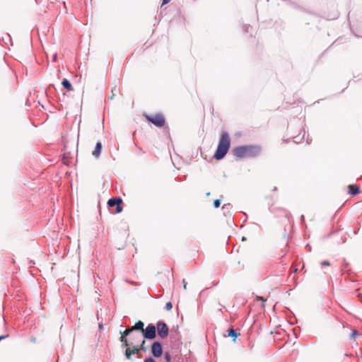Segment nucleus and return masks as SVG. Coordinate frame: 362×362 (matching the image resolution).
<instances>
[{
    "instance_id": "1",
    "label": "nucleus",
    "mask_w": 362,
    "mask_h": 362,
    "mask_svg": "<svg viewBox=\"0 0 362 362\" xmlns=\"http://www.w3.org/2000/svg\"><path fill=\"white\" fill-rule=\"evenodd\" d=\"M261 152V148L258 146L244 145L235 147L233 150V155L237 158L247 157H255Z\"/></svg>"
},
{
    "instance_id": "2",
    "label": "nucleus",
    "mask_w": 362,
    "mask_h": 362,
    "mask_svg": "<svg viewBox=\"0 0 362 362\" xmlns=\"http://www.w3.org/2000/svg\"><path fill=\"white\" fill-rule=\"evenodd\" d=\"M230 146V141L228 133L226 132H222L214 157L216 160L223 159L228 153Z\"/></svg>"
},
{
    "instance_id": "3",
    "label": "nucleus",
    "mask_w": 362,
    "mask_h": 362,
    "mask_svg": "<svg viewBox=\"0 0 362 362\" xmlns=\"http://www.w3.org/2000/svg\"><path fill=\"white\" fill-rule=\"evenodd\" d=\"M146 119L157 127H162L165 125V118L161 113L155 115H146Z\"/></svg>"
},
{
    "instance_id": "4",
    "label": "nucleus",
    "mask_w": 362,
    "mask_h": 362,
    "mask_svg": "<svg viewBox=\"0 0 362 362\" xmlns=\"http://www.w3.org/2000/svg\"><path fill=\"white\" fill-rule=\"evenodd\" d=\"M156 329L158 331V335L161 339H165L168 337V332H169V328L165 322H163L162 320L158 321L156 325Z\"/></svg>"
},
{
    "instance_id": "5",
    "label": "nucleus",
    "mask_w": 362,
    "mask_h": 362,
    "mask_svg": "<svg viewBox=\"0 0 362 362\" xmlns=\"http://www.w3.org/2000/svg\"><path fill=\"white\" fill-rule=\"evenodd\" d=\"M122 199L119 197H115L110 199L107 202L108 207L112 208L115 206V213L119 214L122 211Z\"/></svg>"
},
{
    "instance_id": "6",
    "label": "nucleus",
    "mask_w": 362,
    "mask_h": 362,
    "mask_svg": "<svg viewBox=\"0 0 362 362\" xmlns=\"http://www.w3.org/2000/svg\"><path fill=\"white\" fill-rule=\"evenodd\" d=\"M142 335L146 339H155L156 337V325L153 324L148 325L146 329L143 330Z\"/></svg>"
},
{
    "instance_id": "7",
    "label": "nucleus",
    "mask_w": 362,
    "mask_h": 362,
    "mask_svg": "<svg viewBox=\"0 0 362 362\" xmlns=\"http://www.w3.org/2000/svg\"><path fill=\"white\" fill-rule=\"evenodd\" d=\"M151 354L153 356L158 358L163 354V347L160 341H155L151 345Z\"/></svg>"
},
{
    "instance_id": "8",
    "label": "nucleus",
    "mask_w": 362,
    "mask_h": 362,
    "mask_svg": "<svg viewBox=\"0 0 362 362\" xmlns=\"http://www.w3.org/2000/svg\"><path fill=\"white\" fill-rule=\"evenodd\" d=\"M102 148H103V146H102V144L101 142L100 141H98L96 143V145H95V150L93 151V156L95 158H98L100 156V153H101V151H102Z\"/></svg>"
},
{
    "instance_id": "9",
    "label": "nucleus",
    "mask_w": 362,
    "mask_h": 362,
    "mask_svg": "<svg viewBox=\"0 0 362 362\" xmlns=\"http://www.w3.org/2000/svg\"><path fill=\"white\" fill-rule=\"evenodd\" d=\"M144 323L142 321L139 320L134 324V326L132 327V330L141 331L143 332V330L144 329Z\"/></svg>"
},
{
    "instance_id": "10",
    "label": "nucleus",
    "mask_w": 362,
    "mask_h": 362,
    "mask_svg": "<svg viewBox=\"0 0 362 362\" xmlns=\"http://www.w3.org/2000/svg\"><path fill=\"white\" fill-rule=\"evenodd\" d=\"M349 193L351 195H356L359 193V187L356 185H349Z\"/></svg>"
},
{
    "instance_id": "11",
    "label": "nucleus",
    "mask_w": 362,
    "mask_h": 362,
    "mask_svg": "<svg viewBox=\"0 0 362 362\" xmlns=\"http://www.w3.org/2000/svg\"><path fill=\"white\" fill-rule=\"evenodd\" d=\"M119 340L122 343V344H121V348L122 349H124V348L127 349V348H129V346H130L127 339L124 337V336H121L119 337Z\"/></svg>"
},
{
    "instance_id": "12",
    "label": "nucleus",
    "mask_w": 362,
    "mask_h": 362,
    "mask_svg": "<svg viewBox=\"0 0 362 362\" xmlns=\"http://www.w3.org/2000/svg\"><path fill=\"white\" fill-rule=\"evenodd\" d=\"M62 86L67 89L68 90H73V88H72V85L71 83H70V81L66 79V78H64L62 81Z\"/></svg>"
},
{
    "instance_id": "13",
    "label": "nucleus",
    "mask_w": 362,
    "mask_h": 362,
    "mask_svg": "<svg viewBox=\"0 0 362 362\" xmlns=\"http://www.w3.org/2000/svg\"><path fill=\"white\" fill-rule=\"evenodd\" d=\"M239 333H238L236 332L235 329H234L233 327L230 328L229 330H228V337H230L231 338L233 339V341L235 340V339L239 336Z\"/></svg>"
},
{
    "instance_id": "14",
    "label": "nucleus",
    "mask_w": 362,
    "mask_h": 362,
    "mask_svg": "<svg viewBox=\"0 0 362 362\" xmlns=\"http://www.w3.org/2000/svg\"><path fill=\"white\" fill-rule=\"evenodd\" d=\"M133 330H132V327L127 328L124 332L120 331L119 334L121 336H124V337L127 338V336H129Z\"/></svg>"
},
{
    "instance_id": "15",
    "label": "nucleus",
    "mask_w": 362,
    "mask_h": 362,
    "mask_svg": "<svg viewBox=\"0 0 362 362\" xmlns=\"http://www.w3.org/2000/svg\"><path fill=\"white\" fill-rule=\"evenodd\" d=\"M124 355L127 359H130L132 356L134 354L132 353V349L129 347V348L126 349V350L124 351Z\"/></svg>"
},
{
    "instance_id": "16",
    "label": "nucleus",
    "mask_w": 362,
    "mask_h": 362,
    "mask_svg": "<svg viewBox=\"0 0 362 362\" xmlns=\"http://www.w3.org/2000/svg\"><path fill=\"white\" fill-rule=\"evenodd\" d=\"M164 359L166 362H171V356L168 351L164 353Z\"/></svg>"
},
{
    "instance_id": "17",
    "label": "nucleus",
    "mask_w": 362,
    "mask_h": 362,
    "mask_svg": "<svg viewBox=\"0 0 362 362\" xmlns=\"http://www.w3.org/2000/svg\"><path fill=\"white\" fill-rule=\"evenodd\" d=\"M133 354H139L140 353V348L139 345L134 346L132 349Z\"/></svg>"
},
{
    "instance_id": "18",
    "label": "nucleus",
    "mask_w": 362,
    "mask_h": 362,
    "mask_svg": "<svg viewBox=\"0 0 362 362\" xmlns=\"http://www.w3.org/2000/svg\"><path fill=\"white\" fill-rule=\"evenodd\" d=\"M145 343H146V341H145V339H144L142 340L141 344L139 345V348H140V350H142L143 351H146V350H147L146 346H145Z\"/></svg>"
},
{
    "instance_id": "19",
    "label": "nucleus",
    "mask_w": 362,
    "mask_h": 362,
    "mask_svg": "<svg viewBox=\"0 0 362 362\" xmlns=\"http://www.w3.org/2000/svg\"><path fill=\"white\" fill-rule=\"evenodd\" d=\"M220 205H221V199H216V200H214V206L215 208H216V209L218 208L220 206Z\"/></svg>"
},
{
    "instance_id": "20",
    "label": "nucleus",
    "mask_w": 362,
    "mask_h": 362,
    "mask_svg": "<svg viewBox=\"0 0 362 362\" xmlns=\"http://www.w3.org/2000/svg\"><path fill=\"white\" fill-rule=\"evenodd\" d=\"M165 310H170L173 308V304L171 302H168L165 306Z\"/></svg>"
},
{
    "instance_id": "21",
    "label": "nucleus",
    "mask_w": 362,
    "mask_h": 362,
    "mask_svg": "<svg viewBox=\"0 0 362 362\" xmlns=\"http://www.w3.org/2000/svg\"><path fill=\"white\" fill-rule=\"evenodd\" d=\"M321 267H325V266H329L330 265V263L329 261L327 260H325V261H322L321 263Z\"/></svg>"
},
{
    "instance_id": "22",
    "label": "nucleus",
    "mask_w": 362,
    "mask_h": 362,
    "mask_svg": "<svg viewBox=\"0 0 362 362\" xmlns=\"http://www.w3.org/2000/svg\"><path fill=\"white\" fill-rule=\"evenodd\" d=\"M250 28V25H243V30L244 31H245L246 33H248L249 32V28Z\"/></svg>"
},
{
    "instance_id": "23",
    "label": "nucleus",
    "mask_w": 362,
    "mask_h": 362,
    "mask_svg": "<svg viewBox=\"0 0 362 362\" xmlns=\"http://www.w3.org/2000/svg\"><path fill=\"white\" fill-rule=\"evenodd\" d=\"M356 335H358V332L356 330H353L352 333L351 334V337L355 338Z\"/></svg>"
},
{
    "instance_id": "24",
    "label": "nucleus",
    "mask_w": 362,
    "mask_h": 362,
    "mask_svg": "<svg viewBox=\"0 0 362 362\" xmlns=\"http://www.w3.org/2000/svg\"><path fill=\"white\" fill-rule=\"evenodd\" d=\"M144 362H156V361L153 358L149 357V358H146Z\"/></svg>"
},
{
    "instance_id": "25",
    "label": "nucleus",
    "mask_w": 362,
    "mask_h": 362,
    "mask_svg": "<svg viewBox=\"0 0 362 362\" xmlns=\"http://www.w3.org/2000/svg\"><path fill=\"white\" fill-rule=\"evenodd\" d=\"M231 205L230 204H224L222 207L223 210L225 209H229L230 208Z\"/></svg>"
},
{
    "instance_id": "26",
    "label": "nucleus",
    "mask_w": 362,
    "mask_h": 362,
    "mask_svg": "<svg viewBox=\"0 0 362 362\" xmlns=\"http://www.w3.org/2000/svg\"><path fill=\"white\" fill-rule=\"evenodd\" d=\"M3 40H8L9 42H11V36H10V35H8V34H6V39H5V38H3Z\"/></svg>"
},
{
    "instance_id": "27",
    "label": "nucleus",
    "mask_w": 362,
    "mask_h": 362,
    "mask_svg": "<svg viewBox=\"0 0 362 362\" xmlns=\"http://www.w3.org/2000/svg\"><path fill=\"white\" fill-rule=\"evenodd\" d=\"M8 334H5V335H1L0 336V341L2 340V339H6L7 337H8Z\"/></svg>"
},
{
    "instance_id": "28",
    "label": "nucleus",
    "mask_w": 362,
    "mask_h": 362,
    "mask_svg": "<svg viewBox=\"0 0 362 362\" xmlns=\"http://www.w3.org/2000/svg\"><path fill=\"white\" fill-rule=\"evenodd\" d=\"M182 284H183L184 289H186L187 288V282L185 281V279L182 280Z\"/></svg>"
},
{
    "instance_id": "29",
    "label": "nucleus",
    "mask_w": 362,
    "mask_h": 362,
    "mask_svg": "<svg viewBox=\"0 0 362 362\" xmlns=\"http://www.w3.org/2000/svg\"><path fill=\"white\" fill-rule=\"evenodd\" d=\"M57 54H54L53 56V58H52V61L55 62H57Z\"/></svg>"
},
{
    "instance_id": "30",
    "label": "nucleus",
    "mask_w": 362,
    "mask_h": 362,
    "mask_svg": "<svg viewBox=\"0 0 362 362\" xmlns=\"http://www.w3.org/2000/svg\"><path fill=\"white\" fill-rule=\"evenodd\" d=\"M170 1V0H163L162 5L166 4L169 3Z\"/></svg>"
},
{
    "instance_id": "31",
    "label": "nucleus",
    "mask_w": 362,
    "mask_h": 362,
    "mask_svg": "<svg viewBox=\"0 0 362 362\" xmlns=\"http://www.w3.org/2000/svg\"><path fill=\"white\" fill-rule=\"evenodd\" d=\"M258 299H259V300L263 301V302H264V301H265V299H264L263 297H262V296H261V297H258Z\"/></svg>"
},
{
    "instance_id": "32",
    "label": "nucleus",
    "mask_w": 362,
    "mask_h": 362,
    "mask_svg": "<svg viewBox=\"0 0 362 362\" xmlns=\"http://www.w3.org/2000/svg\"><path fill=\"white\" fill-rule=\"evenodd\" d=\"M293 272H296L298 271V269L297 268H293V270H292Z\"/></svg>"
},
{
    "instance_id": "33",
    "label": "nucleus",
    "mask_w": 362,
    "mask_h": 362,
    "mask_svg": "<svg viewBox=\"0 0 362 362\" xmlns=\"http://www.w3.org/2000/svg\"><path fill=\"white\" fill-rule=\"evenodd\" d=\"M99 328H100V329H103V325H102V324H100V325H99Z\"/></svg>"
},
{
    "instance_id": "34",
    "label": "nucleus",
    "mask_w": 362,
    "mask_h": 362,
    "mask_svg": "<svg viewBox=\"0 0 362 362\" xmlns=\"http://www.w3.org/2000/svg\"><path fill=\"white\" fill-rule=\"evenodd\" d=\"M276 190H277V187H274V189H273V191H276Z\"/></svg>"
},
{
    "instance_id": "35",
    "label": "nucleus",
    "mask_w": 362,
    "mask_h": 362,
    "mask_svg": "<svg viewBox=\"0 0 362 362\" xmlns=\"http://www.w3.org/2000/svg\"><path fill=\"white\" fill-rule=\"evenodd\" d=\"M294 142L297 143L298 141L296 140V137H294Z\"/></svg>"
},
{
    "instance_id": "36",
    "label": "nucleus",
    "mask_w": 362,
    "mask_h": 362,
    "mask_svg": "<svg viewBox=\"0 0 362 362\" xmlns=\"http://www.w3.org/2000/svg\"><path fill=\"white\" fill-rule=\"evenodd\" d=\"M209 195H210V192L206 193V196H209Z\"/></svg>"
},
{
    "instance_id": "37",
    "label": "nucleus",
    "mask_w": 362,
    "mask_h": 362,
    "mask_svg": "<svg viewBox=\"0 0 362 362\" xmlns=\"http://www.w3.org/2000/svg\"><path fill=\"white\" fill-rule=\"evenodd\" d=\"M245 239L246 238L245 237H243V238H242L243 240H245Z\"/></svg>"
},
{
    "instance_id": "38",
    "label": "nucleus",
    "mask_w": 362,
    "mask_h": 362,
    "mask_svg": "<svg viewBox=\"0 0 362 362\" xmlns=\"http://www.w3.org/2000/svg\"><path fill=\"white\" fill-rule=\"evenodd\" d=\"M301 218H302L303 220H304V216H301Z\"/></svg>"
}]
</instances>
